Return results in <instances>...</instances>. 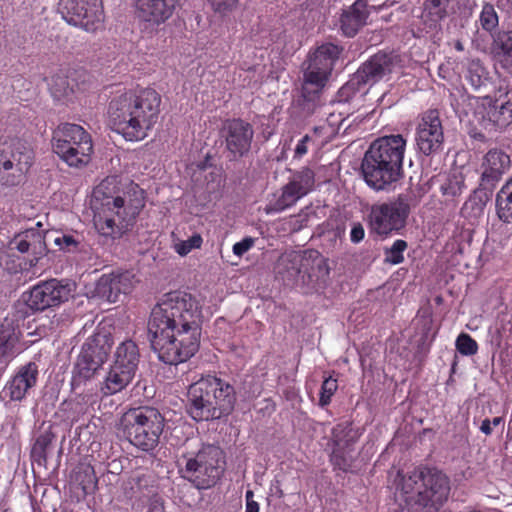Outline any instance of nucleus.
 <instances>
[{
    "instance_id": "nucleus-15",
    "label": "nucleus",
    "mask_w": 512,
    "mask_h": 512,
    "mask_svg": "<svg viewBox=\"0 0 512 512\" xmlns=\"http://www.w3.org/2000/svg\"><path fill=\"white\" fill-rule=\"evenodd\" d=\"M112 341L108 334H96L83 345L78 357L75 373L83 380L90 379L107 360Z\"/></svg>"
},
{
    "instance_id": "nucleus-16",
    "label": "nucleus",
    "mask_w": 512,
    "mask_h": 512,
    "mask_svg": "<svg viewBox=\"0 0 512 512\" xmlns=\"http://www.w3.org/2000/svg\"><path fill=\"white\" fill-rule=\"evenodd\" d=\"M361 432L349 422L337 424L331 434V462L342 471H349L354 461V446L359 440Z\"/></svg>"
},
{
    "instance_id": "nucleus-57",
    "label": "nucleus",
    "mask_w": 512,
    "mask_h": 512,
    "mask_svg": "<svg viewBox=\"0 0 512 512\" xmlns=\"http://www.w3.org/2000/svg\"><path fill=\"white\" fill-rule=\"evenodd\" d=\"M506 437L508 440L512 441V412H511V416H510V419L508 422Z\"/></svg>"
},
{
    "instance_id": "nucleus-27",
    "label": "nucleus",
    "mask_w": 512,
    "mask_h": 512,
    "mask_svg": "<svg viewBox=\"0 0 512 512\" xmlns=\"http://www.w3.org/2000/svg\"><path fill=\"white\" fill-rule=\"evenodd\" d=\"M392 59L388 54L378 53L365 62L356 72L363 84L375 83L391 72Z\"/></svg>"
},
{
    "instance_id": "nucleus-31",
    "label": "nucleus",
    "mask_w": 512,
    "mask_h": 512,
    "mask_svg": "<svg viewBox=\"0 0 512 512\" xmlns=\"http://www.w3.org/2000/svg\"><path fill=\"white\" fill-rule=\"evenodd\" d=\"M139 349L135 342L126 340L120 343L114 353L113 363L136 374L139 364Z\"/></svg>"
},
{
    "instance_id": "nucleus-20",
    "label": "nucleus",
    "mask_w": 512,
    "mask_h": 512,
    "mask_svg": "<svg viewBox=\"0 0 512 512\" xmlns=\"http://www.w3.org/2000/svg\"><path fill=\"white\" fill-rule=\"evenodd\" d=\"M49 236V232L42 229L41 222H37L35 227L16 234L10 246L21 253H30L32 257L28 260L29 266L36 267L47 254L46 239Z\"/></svg>"
},
{
    "instance_id": "nucleus-8",
    "label": "nucleus",
    "mask_w": 512,
    "mask_h": 512,
    "mask_svg": "<svg viewBox=\"0 0 512 512\" xmlns=\"http://www.w3.org/2000/svg\"><path fill=\"white\" fill-rule=\"evenodd\" d=\"M122 424L131 444L143 451H151L159 443L164 418L155 408L141 407L125 413Z\"/></svg>"
},
{
    "instance_id": "nucleus-58",
    "label": "nucleus",
    "mask_w": 512,
    "mask_h": 512,
    "mask_svg": "<svg viewBox=\"0 0 512 512\" xmlns=\"http://www.w3.org/2000/svg\"><path fill=\"white\" fill-rule=\"evenodd\" d=\"M503 422H504V420H503V418H502V417H495V418H493V420L491 421V424H492V426L497 427V426H499V425L503 424Z\"/></svg>"
},
{
    "instance_id": "nucleus-39",
    "label": "nucleus",
    "mask_w": 512,
    "mask_h": 512,
    "mask_svg": "<svg viewBox=\"0 0 512 512\" xmlns=\"http://www.w3.org/2000/svg\"><path fill=\"white\" fill-rule=\"evenodd\" d=\"M450 0H425L424 13L432 22H439L447 16Z\"/></svg>"
},
{
    "instance_id": "nucleus-10",
    "label": "nucleus",
    "mask_w": 512,
    "mask_h": 512,
    "mask_svg": "<svg viewBox=\"0 0 512 512\" xmlns=\"http://www.w3.org/2000/svg\"><path fill=\"white\" fill-rule=\"evenodd\" d=\"M469 106L474 121L486 130L504 128L512 122V92L500 90L497 96L473 97Z\"/></svg>"
},
{
    "instance_id": "nucleus-1",
    "label": "nucleus",
    "mask_w": 512,
    "mask_h": 512,
    "mask_svg": "<svg viewBox=\"0 0 512 512\" xmlns=\"http://www.w3.org/2000/svg\"><path fill=\"white\" fill-rule=\"evenodd\" d=\"M202 301L187 292L164 294L151 311L148 331L158 358L170 365L187 361L199 349Z\"/></svg>"
},
{
    "instance_id": "nucleus-38",
    "label": "nucleus",
    "mask_w": 512,
    "mask_h": 512,
    "mask_svg": "<svg viewBox=\"0 0 512 512\" xmlns=\"http://www.w3.org/2000/svg\"><path fill=\"white\" fill-rule=\"evenodd\" d=\"M93 152V144L88 148V151H84L83 156L80 154V145L69 149L68 153L57 154L67 165L70 167H83L86 166L90 160Z\"/></svg>"
},
{
    "instance_id": "nucleus-46",
    "label": "nucleus",
    "mask_w": 512,
    "mask_h": 512,
    "mask_svg": "<svg viewBox=\"0 0 512 512\" xmlns=\"http://www.w3.org/2000/svg\"><path fill=\"white\" fill-rule=\"evenodd\" d=\"M55 245L65 252H75L81 243L80 236L62 234L53 239Z\"/></svg>"
},
{
    "instance_id": "nucleus-36",
    "label": "nucleus",
    "mask_w": 512,
    "mask_h": 512,
    "mask_svg": "<svg viewBox=\"0 0 512 512\" xmlns=\"http://www.w3.org/2000/svg\"><path fill=\"white\" fill-rule=\"evenodd\" d=\"M466 79L475 90H478L487 84L489 77L479 60H471L468 64Z\"/></svg>"
},
{
    "instance_id": "nucleus-4",
    "label": "nucleus",
    "mask_w": 512,
    "mask_h": 512,
    "mask_svg": "<svg viewBox=\"0 0 512 512\" xmlns=\"http://www.w3.org/2000/svg\"><path fill=\"white\" fill-rule=\"evenodd\" d=\"M398 476V498L413 512H437L448 499L450 481L436 469L417 467Z\"/></svg>"
},
{
    "instance_id": "nucleus-51",
    "label": "nucleus",
    "mask_w": 512,
    "mask_h": 512,
    "mask_svg": "<svg viewBox=\"0 0 512 512\" xmlns=\"http://www.w3.org/2000/svg\"><path fill=\"white\" fill-rule=\"evenodd\" d=\"M365 231L360 223H354L350 231V240L353 243H359L363 240Z\"/></svg>"
},
{
    "instance_id": "nucleus-47",
    "label": "nucleus",
    "mask_w": 512,
    "mask_h": 512,
    "mask_svg": "<svg viewBox=\"0 0 512 512\" xmlns=\"http://www.w3.org/2000/svg\"><path fill=\"white\" fill-rule=\"evenodd\" d=\"M338 389L337 380L331 376L326 378L321 386L319 405L327 406L331 402V398Z\"/></svg>"
},
{
    "instance_id": "nucleus-12",
    "label": "nucleus",
    "mask_w": 512,
    "mask_h": 512,
    "mask_svg": "<svg viewBox=\"0 0 512 512\" xmlns=\"http://www.w3.org/2000/svg\"><path fill=\"white\" fill-rule=\"evenodd\" d=\"M33 163V152L20 140L0 148V180L8 186L20 184Z\"/></svg>"
},
{
    "instance_id": "nucleus-13",
    "label": "nucleus",
    "mask_w": 512,
    "mask_h": 512,
    "mask_svg": "<svg viewBox=\"0 0 512 512\" xmlns=\"http://www.w3.org/2000/svg\"><path fill=\"white\" fill-rule=\"evenodd\" d=\"M340 53L341 49L337 45L326 43L310 54L309 64L303 76L304 95L309 92V86L313 87L315 92L325 87Z\"/></svg>"
},
{
    "instance_id": "nucleus-33",
    "label": "nucleus",
    "mask_w": 512,
    "mask_h": 512,
    "mask_svg": "<svg viewBox=\"0 0 512 512\" xmlns=\"http://www.w3.org/2000/svg\"><path fill=\"white\" fill-rule=\"evenodd\" d=\"M485 187L475 189L469 198L464 202L461 208V214L463 217L469 220H476L480 218L483 213L489 194L485 191Z\"/></svg>"
},
{
    "instance_id": "nucleus-21",
    "label": "nucleus",
    "mask_w": 512,
    "mask_h": 512,
    "mask_svg": "<svg viewBox=\"0 0 512 512\" xmlns=\"http://www.w3.org/2000/svg\"><path fill=\"white\" fill-rule=\"evenodd\" d=\"M53 151L56 154L68 153L69 149L80 145V154L91 147V136L80 125L63 123L53 132Z\"/></svg>"
},
{
    "instance_id": "nucleus-59",
    "label": "nucleus",
    "mask_w": 512,
    "mask_h": 512,
    "mask_svg": "<svg viewBox=\"0 0 512 512\" xmlns=\"http://www.w3.org/2000/svg\"><path fill=\"white\" fill-rule=\"evenodd\" d=\"M456 49L459 50V51L463 50V46H462V44L460 42H458L456 44Z\"/></svg>"
},
{
    "instance_id": "nucleus-9",
    "label": "nucleus",
    "mask_w": 512,
    "mask_h": 512,
    "mask_svg": "<svg viewBox=\"0 0 512 512\" xmlns=\"http://www.w3.org/2000/svg\"><path fill=\"white\" fill-rule=\"evenodd\" d=\"M222 451L214 445H204L197 453L182 455L179 466L183 477L194 483L198 489L213 486L223 471Z\"/></svg>"
},
{
    "instance_id": "nucleus-7",
    "label": "nucleus",
    "mask_w": 512,
    "mask_h": 512,
    "mask_svg": "<svg viewBox=\"0 0 512 512\" xmlns=\"http://www.w3.org/2000/svg\"><path fill=\"white\" fill-rule=\"evenodd\" d=\"M276 269L285 284L300 287L306 293L324 287L330 272L326 259L316 251L284 254Z\"/></svg>"
},
{
    "instance_id": "nucleus-37",
    "label": "nucleus",
    "mask_w": 512,
    "mask_h": 512,
    "mask_svg": "<svg viewBox=\"0 0 512 512\" xmlns=\"http://www.w3.org/2000/svg\"><path fill=\"white\" fill-rule=\"evenodd\" d=\"M481 28L489 34L496 32L499 25V16L492 3L485 2L479 14Z\"/></svg>"
},
{
    "instance_id": "nucleus-45",
    "label": "nucleus",
    "mask_w": 512,
    "mask_h": 512,
    "mask_svg": "<svg viewBox=\"0 0 512 512\" xmlns=\"http://www.w3.org/2000/svg\"><path fill=\"white\" fill-rule=\"evenodd\" d=\"M50 91L53 97L61 99L68 97L72 93V87L69 85L67 78L62 76H55L52 78Z\"/></svg>"
},
{
    "instance_id": "nucleus-44",
    "label": "nucleus",
    "mask_w": 512,
    "mask_h": 512,
    "mask_svg": "<svg viewBox=\"0 0 512 512\" xmlns=\"http://www.w3.org/2000/svg\"><path fill=\"white\" fill-rule=\"evenodd\" d=\"M202 242H203V239L200 234H193L187 240H179V241L175 242L174 249L179 255L186 256L193 249L200 248L202 245Z\"/></svg>"
},
{
    "instance_id": "nucleus-30",
    "label": "nucleus",
    "mask_w": 512,
    "mask_h": 512,
    "mask_svg": "<svg viewBox=\"0 0 512 512\" xmlns=\"http://www.w3.org/2000/svg\"><path fill=\"white\" fill-rule=\"evenodd\" d=\"M135 373L112 364L101 386L104 395H114L124 390L133 380Z\"/></svg>"
},
{
    "instance_id": "nucleus-23",
    "label": "nucleus",
    "mask_w": 512,
    "mask_h": 512,
    "mask_svg": "<svg viewBox=\"0 0 512 512\" xmlns=\"http://www.w3.org/2000/svg\"><path fill=\"white\" fill-rule=\"evenodd\" d=\"M510 156L500 149H490L483 157L480 186L492 190L502 176L510 169Z\"/></svg>"
},
{
    "instance_id": "nucleus-55",
    "label": "nucleus",
    "mask_w": 512,
    "mask_h": 512,
    "mask_svg": "<svg viewBox=\"0 0 512 512\" xmlns=\"http://www.w3.org/2000/svg\"><path fill=\"white\" fill-rule=\"evenodd\" d=\"M253 497L252 491L246 492V510L245 512H259V505L256 501L251 500L250 498Z\"/></svg>"
},
{
    "instance_id": "nucleus-49",
    "label": "nucleus",
    "mask_w": 512,
    "mask_h": 512,
    "mask_svg": "<svg viewBox=\"0 0 512 512\" xmlns=\"http://www.w3.org/2000/svg\"><path fill=\"white\" fill-rule=\"evenodd\" d=\"M211 7L220 13L230 10L237 2V0H207Z\"/></svg>"
},
{
    "instance_id": "nucleus-28",
    "label": "nucleus",
    "mask_w": 512,
    "mask_h": 512,
    "mask_svg": "<svg viewBox=\"0 0 512 512\" xmlns=\"http://www.w3.org/2000/svg\"><path fill=\"white\" fill-rule=\"evenodd\" d=\"M20 330L12 321L5 319L0 325V360L10 361L22 351Z\"/></svg>"
},
{
    "instance_id": "nucleus-11",
    "label": "nucleus",
    "mask_w": 512,
    "mask_h": 512,
    "mask_svg": "<svg viewBox=\"0 0 512 512\" xmlns=\"http://www.w3.org/2000/svg\"><path fill=\"white\" fill-rule=\"evenodd\" d=\"M76 284L68 279L40 281L32 286L27 293L25 302L33 311H44L59 307L69 301L75 294Z\"/></svg>"
},
{
    "instance_id": "nucleus-43",
    "label": "nucleus",
    "mask_w": 512,
    "mask_h": 512,
    "mask_svg": "<svg viewBox=\"0 0 512 512\" xmlns=\"http://www.w3.org/2000/svg\"><path fill=\"white\" fill-rule=\"evenodd\" d=\"M361 84H363V82L355 73L352 78L340 88L338 92L339 101L347 102L355 98L360 91Z\"/></svg>"
},
{
    "instance_id": "nucleus-14",
    "label": "nucleus",
    "mask_w": 512,
    "mask_h": 512,
    "mask_svg": "<svg viewBox=\"0 0 512 512\" xmlns=\"http://www.w3.org/2000/svg\"><path fill=\"white\" fill-rule=\"evenodd\" d=\"M59 9L67 23L86 31L97 30L104 21L102 0H59Z\"/></svg>"
},
{
    "instance_id": "nucleus-53",
    "label": "nucleus",
    "mask_w": 512,
    "mask_h": 512,
    "mask_svg": "<svg viewBox=\"0 0 512 512\" xmlns=\"http://www.w3.org/2000/svg\"><path fill=\"white\" fill-rule=\"evenodd\" d=\"M499 56L502 66L512 73V49L504 53H499Z\"/></svg>"
},
{
    "instance_id": "nucleus-56",
    "label": "nucleus",
    "mask_w": 512,
    "mask_h": 512,
    "mask_svg": "<svg viewBox=\"0 0 512 512\" xmlns=\"http://www.w3.org/2000/svg\"><path fill=\"white\" fill-rule=\"evenodd\" d=\"M480 431L485 435H490L492 433V424L491 420L484 419L479 427Z\"/></svg>"
},
{
    "instance_id": "nucleus-29",
    "label": "nucleus",
    "mask_w": 512,
    "mask_h": 512,
    "mask_svg": "<svg viewBox=\"0 0 512 512\" xmlns=\"http://www.w3.org/2000/svg\"><path fill=\"white\" fill-rule=\"evenodd\" d=\"M367 17L366 3L362 0H357L341 16V28L344 34L353 37L366 23Z\"/></svg>"
},
{
    "instance_id": "nucleus-22",
    "label": "nucleus",
    "mask_w": 512,
    "mask_h": 512,
    "mask_svg": "<svg viewBox=\"0 0 512 512\" xmlns=\"http://www.w3.org/2000/svg\"><path fill=\"white\" fill-rule=\"evenodd\" d=\"M39 376L38 366L29 362L20 366L15 374L7 381L2 393L11 401H22L36 386Z\"/></svg>"
},
{
    "instance_id": "nucleus-18",
    "label": "nucleus",
    "mask_w": 512,
    "mask_h": 512,
    "mask_svg": "<svg viewBox=\"0 0 512 512\" xmlns=\"http://www.w3.org/2000/svg\"><path fill=\"white\" fill-rule=\"evenodd\" d=\"M444 133L439 113L429 110L423 114L416 130V144L420 152L429 156L442 149Z\"/></svg>"
},
{
    "instance_id": "nucleus-24",
    "label": "nucleus",
    "mask_w": 512,
    "mask_h": 512,
    "mask_svg": "<svg viewBox=\"0 0 512 512\" xmlns=\"http://www.w3.org/2000/svg\"><path fill=\"white\" fill-rule=\"evenodd\" d=\"M136 282L135 275L130 271L113 272L99 279L96 290L100 297L114 303L119 300L121 294L130 293Z\"/></svg>"
},
{
    "instance_id": "nucleus-34",
    "label": "nucleus",
    "mask_w": 512,
    "mask_h": 512,
    "mask_svg": "<svg viewBox=\"0 0 512 512\" xmlns=\"http://www.w3.org/2000/svg\"><path fill=\"white\" fill-rule=\"evenodd\" d=\"M466 189L465 177L458 171L449 173L440 185V191L446 202H456Z\"/></svg>"
},
{
    "instance_id": "nucleus-19",
    "label": "nucleus",
    "mask_w": 512,
    "mask_h": 512,
    "mask_svg": "<svg viewBox=\"0 0 512 512\" xmlns=\"http://www.w3.org/2000/svg\"><path fill=\"white\" fill-rule=\"evenodd\" d=\"M314 182V173L309 168L294 173L290 181L283 187L281 196L275 203L267 207V212H281L293 206L312 190Z\"/></svg>"
},
{
    "instance_id": "nucleus-52",
    "label": "nucleus",
    "mask_w": 512,
    "mask_h": 512,
    "mask_svg": "<svg viewBox=\"0 0 512 512\" xmlns=\"http://www.w3.org/2000/svg\"><path fill=\"white\" fill-rule=\"evenodd\" d=\"M149 512H165L164 501L160 497H154L150 500Z\"/></svg>"
},
{
    "instance_id": "nucleus-40",
    "label": "nucleus",
    "mask_w": 512,
    "mask_h": 512,
    "mask_svg": "<svg viewBox=\"0 0 512 512\" xmlns=\"http://www.w3.org/2000/svg\"><path fill=\"white\" fill-rule=\"evenodd\" d=\"M76 480L84 492L95 489L98 483L94 468L90 464H82L79 466Z\"/></svg>"
},
{
    "instance_id": "nucleus-54",
    "label": "nucleus",
    "mask_w": 512,
    "mask_h": 512,
    "mask_svg": "<svg viewBox=\"0 0 512 512\" xmlns=\"http://www.w3.org/2000/svg\"><path fill=\"white\" fill-rule=\"evenodd\" d=\"M143 482L146 484V475L144 473H135L129 480V485L131 486V489H133L135 486L141 488Z\"/></svg>"
},
{
    "instance_id": "nucleus-50",
    "label": "nucleus",
    "mask_w": 512,
    "mask_h": 512,
    "mask_svg": "<svg viewBox=\"0 0 512 512\" xmlns=\"http://www.w3.org/2000/svg\"><path fill=\"white\" fill-rule=\"evenodd\" d=\"M497 43L501 50L500 53L507 52L512 49V32H503L499 34Z\"/></svg>"
},
{
    "instance_id": "nucleus-26",
    "label": "nucleus",
    "mask_w": 512,
    "mask_h": 512,
    "mask_svg": "<svg viewBox=\"0 0 512 512\" xmlns=\"http://www.w3.org/2000/svg\"><path fill=\"white\" fill-rule=\"evenodd\" d=\"M177 0H138L139 17L154 25L168 20L175 9Z\"/></svg>"
},
{
    "instance_id": "nucleus-3",
    "label": "nucleus",
    "mask_w": 512,
    "mask_h": 512,
    "mask_svg": "<svg viewBox=\"0 0 512 512\" xmlns=\"http://www.w3.org/2000/svg\"><path fill=\"white\" fill-rule=\"evenodd\" d=\"M115 179L106 178L93 190L90 200L96 230L104 237L120 238L134 224L144 206L142 191L122 197L115 194Z\"/></svg>"
},
{
    "instance_id": "nucleus-17",
    "label": "nucleus",
    "mask_w": 512,
    "mask_h": 512,
    "mask_svg": "<svg viewBox=\"0 0 512 512\" xmlns=\"http://www.w3.org/2000/svg\"><path fill=\"white\" fill-rule=\"evenodd\" d=\"M409 206L402 200L374 204L370 212V224L379 235H387L405 226Z\"/></svg>"
},
{
    "instance_id": "nucleus-2",
    "label": "nucleus",
    "mask_w": 512,
    "mask_h": 512,
    "mask_svg": "<svg viewBox=\"0 0 512 512\" xmlns=\"http://www.w3.org/2000/svg\"><path fill=\"white\" fill-rule=\"evenodd\" d=\"M161 96L154 89L128 91L115 96L108 106L109 123L128 141H141L159 119Z\"/></svg>"
},
{
    "instance_id": "nucleus-48",
    "label": "nucleus",
    "mask_w": 512,
    "mask_h": 512,
    "mask_svg": "<svg viewBox=\"0 0 512 512\" xmlns=\"http://www.w3.org/2000/svg\"><path fill=\"white\" fill-rule=\"evenodd\" d=\"M254 239L251 238V237H246L244 239H242L241 241L235 243L233 245V253L238 256V257H241L243 256L246 252H248L254 245Z\"/></svg>"
},
{
    "instance_id": "nucleus-5",
    "label": "nucleus",
    "mask_w": 512,
    "mask_h": 512,
    "mask_svg": "<svg viewBox=\"0 0 512 512\" xmlns=\"http://www.w3.org/2000/svg\"><path fill=\"white\" fill-rule=\"evenodd\" d=\"M405 149L406 140L400 134L376 139L361 164L365 182L375 190L396 182L401 176Z\"/></svg>"
},
{
    "instance_id": "nucleus-25",
    "label": "nucleus",
    "mask_w": 512,
    "mask_h": 512,
    "mask_svg": "<svg viewBox=\"0 0 512 512\" xmlns=\"http://www.w3.org/2000/svg\"><path fill=\"white\" fill-rule=\"evenodd\" d=\"M223 130L226 147L234 156H243L249 151L254 136V130L249 123L233 119L225 123Z\"/></svg>"
},
{
    "instance_id": "nucleus-32",
    "label": "nucleus",
    "mask_w": 512,
    "mask_h": 512,
    "mask_svg": "<svg viewBox=\"0 0 512 512\" xmlns=\"http://www.w3.org/2000/svg\"><path fill=\"white\" fill-rule=\"evenodd\" d=\"M334 124V114H331L328 119V125L315 127L313 135H305L299 140L294 150V157L302 158L308 152V144L312 141H317L319 138H322L320 143L323 144L324 140L330 138L336 132Z\"/></svg>"
},
{
    "instance_id": "nucleus-35",
    "label": "nucleus",
    "mask_w": 512,
    "mask_h": 512,
    "mask_svg": "<svg viewBox=\"0 0 512 512\" xmlns=\"http://www.w3.org/2000/svg\"><path fill=\"white\" fill-rule=\"evenodd\" d=\"M496 214L504 223H512V176L496 194Z\"/></svg>"
},
{
    "instance_id": "nucleus-42",
    "label": "nucleus",
    "mask_w": 512,
    "mask_h": 512,
    "mask_svg": "<svg viewBox=\"0 0 512 512\" xmlns=\"http://www.w3.org/2000/svg\"><path fill=\"white\" fill-rule=\"evenodd\" d=\"M455 347L463 356H473L478 352L477 342L467 333H460L458 335Z\"/></svg>"
},
{
    "instance_id": "nucleus-6",
    "label": "nucleus",
    "mask_w": 512,
    "mask_h": 512,
    "mask_svg": "<svg viewBox=\"0 0 512 512\" xmlns=\"http://www.w3.org/2000/svg\"><path fill=\"white\" fill-rule=\"evenodd\" d=\"M187 411L195 421H209L229 415L235 406V390L228 382L207 375L188 389Z\"/></svg>"
},
{
    "instance_id": "nucleus-41",
    "label": "nucleus",
    "mask_w": 512,
    "mask_h": 512,
    "mask_svg": "<svg viewBox=\"0 0 512 512\" xmlns=\"http://www.w3.org/2000/svg\"><path fill=\"white\" fill-rule=\"evenodd\" d=\"M407 249V242L397 239L392 246L385 249V262L392 265L400 264L404 261V252Z\"/></svg>"
}]
</instances>
